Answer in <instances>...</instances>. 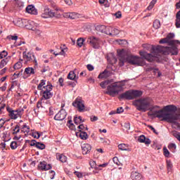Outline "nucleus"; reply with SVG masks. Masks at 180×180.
<instances>
[{
	"label": "nucleus",
	"mask_w": 180,
	"mask_h": 180,
	"mask_svg": "<svg viewBox=\"0 0 180 180\" xmlns=\"http://www.w3.org/2000/svg\"><path fill=\"white\" fill-rule=\"evenodd\" d=\"M87 70H89V71H94V66L92 65H87Z\"/></svg>",
	"instance_id": "nucleus-64"
},
{
	"label": "nucleus",
	"mask_w": 180,
	"mask_h": 180,
	"mask_svg": "<svg viewBox=\"0 0 180 180\" xmlns=\"http://www.w3.org/2000/svg\"><path fill=\"white\" fill-rule=\"evenodd\" d=\"M89 164L91 168H94V169H97L98 171H102V168L98 167V165H96V162L91 160Z\"/></svg>",
	"instance_id": "nucleus-32"
},
{
	"label": "nucleus",
	"mask_w": 180,
	"mask_h": 180,
	"mask_svg": "<svg viewBox=\"0 0 180 180\" xmlns=\"http://www.w3.org/2000/svg\"><path fill=\"white\" fill-rule=\"evenodd\" d=\"M14 70H19L22 68V63L20 62H17L13 67Z\"/></svg>",
	"instance_id": "nucleus-48"
},
{
	"label": "nucleus",
	"mask_w": 180,
	"mask_h": 180,
	"mask_svg": "<svg viewBox=\"0 0 180 180\" xmlns=\"http://www.w3.org/2000/svg\"><path fill=\"white\" fill-rule=\"evenodd\" d=\"M72 106L77 108L79 112L85 110V101L81 97H77L72 103Z\"/></svg>",
	"instance_id": "nucleus-10"
},
{
	"label": "nucleus",
	"mask_w": 180,
	"mask_h": 180,
	"mask_svg": "<svg viewBox=\"0 0 180 180\" xmlns=\"http://www.w3.org/2000/svg\"><path fill=\"white\" fill-rule=\"evenodd\" d=\"M120 58V65H124L125 61H128L129 64L132 65H141L143 64V59L139 56H134L133 55H127L124 49L117 51Z\"/></svg>",
	"instance_id": "nucleus-4"
},
{
	"label": "nucleus",
	"mask_w": 180,
	"mask_h": 180,
	"mask_svg": "<svg viewBox=\"0 0 180 180\" xmlns=\"http://www.w3.org/2000/svg\"><path fill=\"white\" fill-rule=\"evenodd\" d=\"M67 117V112L64 109H61L54 117L55 120H64Z\"/></svg>",
	"instance_id": "nucleus-13"
},
{
	"label": "nucleus",
	"mask_w": 180,
	"mask_h": 180,
	"mask_svg": "<svg viewBox=\"0 0 180 180\" xmlns=\"http://www.w3.org/2000/svg\"><path fill=\"white\" fill-rule=\"evenodd\" d=\"M49 173H50V175H51V176H50L51 179H54V176H56V172L51 170V171L49 172Z\"/></svg>",
	"instance_id": "nucleus-57"
},
{
	"label": "nucleus",
	"mask_w": 180,
	"mask_h": 180,
	"mask_svg": "<svg viewBox=\"0 0 180 180\" xmlns=\"http://www.w3.org/2000/svg\"><path fill=\"white\" fill-rule=\"evenodd\" d=\"M84 41H85V40L84 39V38H79L77 41V44L79 47H82V45L84 44Z\"/></svg>",
	"instance_id": "nucleus-45"
},
{
	"label": "nucleus",
	"mask_w": 180,
	"mask_h": 180,
	"mask_svg": "<svg viewBox=\"0 0 180 180\" xmlns=\"http://www.w3.org/2000/svg\"><path fill=\"white\" fill-rule=\"evenodd\" d=\"M79 132H77L76 135L79 136L82 140H86L88 139V134L84 131L79 130Z\"/></svg>",
	"instance_id": "nucleus-22"
},
{
	"label": "nucleus",
	"mask_w": 180,
	"mask_h": 180,
	"mask_svg": "<svg viewBox=\"0 0 180 180\" xmlns=\"http://www.w3.org/2000/svg\"><path fill=\"white\" fill-rule=\"evenodd\" d=\"M141 95H143V92L141 91L129 90L120 94L119 99H127L128 101H131V99L139 98Z\"/></svg>",
	"instance_id": "nucleus-7"
},
{
	"label": "nucleus",
	"mask_w": 180,
	"mask_h": 180,
	"mask_svg": "<svg viewBox=\"0 0 180 180\" xmlns=\"http://www.w3.org/2000/svg\"><path fill=\"white\" fill-rule=\"evenodd\" d=\"M153 27L154 29H160V27H161V22L159 20H155L153 22Z\"/></svg>",
	"instance_id": "nucleus-35"
},
{
	"label": "nucleus",
	"mask_w": 180,
	"mask_h": 180,
	"mask_svg": "<svg viewBox=\"0 0 180 180\" xmlns=\"http://www.w3.org/2000/svg\"><path fill=\"white\" fill-rule=\"evenodd\" d=\"M8 57V52L6 51H3L0 53V60H4V58H6Z\"/></svg>",
	"instance_id": "nucleus-44"
},
{
	"label": "nucleus",
	"mask_w": 180,
	"mask_h": 180,
	"mask_svg": "<svg viewBox=\"0 0 180 180\" xmlns=\"http://www.w3.org/2000/svg\"><path fill=\"white\" fill-rule=\"evenodd\" d=\"M28 143H30V146H31V147H34V146L36 147V144H37L36 140H32L31 141H28Z\"/></svg>",
	"instance_id": "nucleus-56"
},
{
	"label": "nucleus",
	"mask_w": 180,
	"mask_h": 180,
	"mask_svg": "<svg viewBox=\"0 0 180 180\" xmlns=\"http://www.w3.org/2000/svg\"><path fill=\"white\" fill-rule=\"evenodd\" d=\"M143 49L150 51L152 53H148L146 51H140L139 54L141 57H143L145 60H147L149 63H153V61H157L160 63L162 58H161V54H164V51H162V46H154L153 45H150L148 44H145L143 45Z\"/></svg>",
	"instance_id": "nucleus-2"
},
{
	"label": "nucleus",
	"mask_w": 180,
	"mask_h": 180,
	"mask_svg": "<svg viewBox=\"0 0 180 180\" xmlns=\"http://www.w3.org/2000/svg\"><path fill=\"white\" fill-rule=\"evenodd\" d=\"M105 29H106V26L105 25H97L96 27V30L100 32V33H105Z\"/></svg>",
	"instance_id": "nucleus-31"
},
{
	"label": "nucleus",
	"mask_w": 180,
	"mask_h": 180,
	"mask_svg": "<svg viewBox=\"0 0 180 180\" xmlns=\"http://www.w3.org/2000/svg\"><path fill=\"white\" fill-rule=\"evenodd\" d=\"M119 150L121 151H131L130 148H129V145L125 143H120L118 145Z\"/></svg>",
	"instance_id": "nucleus-27"
},
{
	"label": "nucleus",
	"mask_w": 180,
	"mask_h": 180,
	"mask_svg": "<svg viewBox=\"0 0 180 180\" xmlns=\"http://www.w3.org/2000/svg\"><path fill=\"white\" fill-rule=\"evenodd\" d=\"M21 131H23L24 133H29L30 131V127L27 126L26 124L22 125Z\"/></svg>",
	"instance_id": "nucleus-37"
},
{
	"label": "nucleus",
	"mask_w": 180,
	"mask_h": 180,
	"mask_svg": "<svg viewBox=\"0 0 180 180\" xmlns=\"http://www.w3.org/2000/svg\"><path fill=\"white\" fill-rule=\"evenodd\" d=\"M110 77V71L105 70L103 72L100 73L98 78H109Z\"/></svg>",
	"instance_id": "nucleus-24"
},
{
	"label": "nucleus",
	"mask_w": 180,
	"mask_h": 180,
	"mask_svg": "<svg viewBox=\"0 0 180 180\" xmlns=\"http://www.w3.org/2000/svg\"><path fill=\"white\" fill-rule=\"evenodd\" d=\"M100 142L103 144H109V140L105 138H100Z\"/></svg>",
	"instance_id": "nucleus-52"
},
{
	"label": "nucleus",
	"mask_w": 180,
	"mask_h": 180,
	"mask_svg": "<svg viewBox=\"0 0 180 180\" xmlns=\"http://www.w3.org/2000/svg\"><path fill=\"white\" fill-rule=\"evenodd\" d=\"M25 27L29 30H36V28L39 27V24L34 22V21H27Z\"/></svg>",
	"instance_id": "nucleus-18"
},
{
	"label": "nucleus",
	"mask_w": 180,
	"mask_h": 180,
	"mask_svg": "<svg viewBox=\"0 0 180 180\" xmlns=\"http://www.w3.org/2000/svg\"><path fill=\"white\" fill-rule=\"evenodd\" d=\"M56 159L60 161V162H67V156L63 154L56 153Z\"/></svg>",
	"instance_id": "nucleus-26"
},
{
	"label": "nucleus",
	"mask_w": 180,
	"mask_h": 180,
	"mask_svg": "<svg viewBox=\"0 0 180 180\" xmlns=\"http://www.w3.org/2000/svg\"><path fill=\"white\" fill-rule=\"evenodd\" d=\"M23 60L25 64H34V68L39 67V63H37V59L34 53L32 52H27L26 51L22 53Z\"/></svg>",
	"instance_id": "nucleus-8"
},
{
	"label": "nucleus",
	"mask_w": 180,
	"mask_h": 180,
	"mask_svg": "<svg viewBox=\"0 0 180 180\" xmlns=\"http://www.w3.org/2000/svg\"><path fill=\"white\" fill-rule=\"evenodd\" d=\"M119 33H120V31H119V30L111 27V30L110 31V36L111 37H115V36H117V34H119Z\"/></svg>",
	"instance_id": "nucleus-30"
},
{
	"label": "nucleus",
	"mask_w": 180,
	"mask_h": 180,
	"mask_svg": "<svg viewBox=\"0 0 180 180\" xmlns=\"http://www.w3.org/2000/svg\"><path fill=\"white\" fill-rule=\"evenodd\" d=\"M175 37L174 33H169L166 38L160 39L159 43L162 44L167 43L170 46H162L163 54H171V56L178 55V47L175 45V43H178V41H174L172 39Z\"/></svg>",
	"instance_id": "nucleus-3"
},
{
	"label": "nucleus",
	"mask_w": 180,
	"mask_h": 180,
	"mask_svg": "<svg viewBox=\"0 0 180 180\" xmlns=\"http://www.w3.org/2000/svg\"><path fill=\"white\" fill-rule=\"evenodd\" d=\"M149 115L151 116H156L159 119H162L168 123H172V127L174 129H180V124L176 121L179 120L180 122V110L176 112H166L164 110H159L160 106L155 105L153 107H149Z\"/></svg>",
	"instance_id": "nucleus-1"
},
{
	"label": "nucleus",
	"mask_w": 180,
	"mask_h": 180,
	"mask_svg": "<svg viewBox=\"0 0 180 180\" xmlns=\"http://www.w3.org/2000/svg\"><path fill=\"white\" fill-rule=\"evenodd\" d=\"M167 171L168 172H170V171H172V162H171L170 160H167Z\"/></svg>",
	"instance_id": "nucleus-38"
},
{
	"label": "nucleus",
	"mask_w": 180,
	"mask_h": 180,
	"mask_svg": "<svg viewBox=\"0 0 180 180\" xmlns=\"http://www.w3.org/2000/svg\"><path fill=\"white\" fill-rule=\"evenodd\" d=\"M50 98H53V93H51V91H47L46 90L44 91L42 93V98L50 99Z\"/></svg>",
	"instance_id": "nucleus-25"
},
{
	"label": "nucleus",
	"mask_w": 180,
	"mask_h": 180,
	"mask_svg": "<svg viewBox=\"0 0 180 180\" xmlns=\"http://www.w3.org/2000/svg\"><path fill=\"white\" fill-rule=\"evenodd\" d=\"M74 122L75 124H80L82 122L78 119V117H75Z\"/></svg>",
	"instance_id": "nucleus-58"
},
{
	"label": "nucleus",
	"mask_w": 180,
	"mask_h": 180,
	"mask_svg": "<svg viewBox=\"0 0 180 180\" xmlns=\"http://www.w3.org/2000/svg\"><path fill=\"white\" fill-rule=\"evenodd\" d=\"M60 15H56V13L51 11L49 6H45L41 13V18L48 19V18H60Z\"/></svg>",
	"instance_id": "nucleus-11"
},
{
	"label": "nucleus",
	"mask_w": 180,
	"mask_h": 180,
	"mask_svg": "<svg viewBox=\"0 0 180 180\" xmlns=\"http://www.w3.org/2000/svg\"><path fill=\"white\" fill-rule=\"evenodd\" d=\"M44 85H46V80H44V79L41 80L39 84L37 86V89H39V91H41V89H43V86H44Z\"/></svg>",
	"instance_id": "nucleus-40"
},
{
	"label": "nucleus",
	"mask_w": 180,
	"mask_h": 180,
	"mask_svg": "<svg viewBox=\"0 0 180 180\" xmlns=\"http://www.w3.org/2000/svg\"><path fill=\"white\" fill-rule=\"evenodd\" d=\"M164 110H166V112H176V107L173 105H167L164 108Z\"/></svg>",
	"instance_id": "nucleus-29"
},
{
	"label": "nucleus",
	"mask_w": 180,
	"mask_h": 180,
	"mask_svg": "<svg viewBox=\"0 0 180 180\" xmlns=\"http://www.w3.org/2000/svg\"><path fill=\"white\" fill-rule=\"evenodd\" d=\"M44 88L46 89L45 91L51 92L53 91V85L50 82H48L46 86H44Z\"/></svg>",
	"instance_id": "nucleus-41"
},
{
	"label": "nucleus",
	"mask_w": 180,
	"mask_h": 180,
	"mask_svg": "<svg viewBox=\"0 0 180 180\" xmlns=\"http://www.w3.org/2000/svg\"><path fill=\"white\" fill-rule=\"evenodd\" d=\"M90 120H91V122H96V120H98V117H96V116H91L90 117Z\"/></svg>",
	"instance_id": "nucleus-63"
},
{
	"label": "nucleus",
	"mask_w": 180,
	"mask_h": 180,
	"mask_svg": "<svg viewBox=\"0 0 180 180\" xmlns=\"http://www.w3.org/2000/svg\"><path fill=\"white\" fill-rule=\"evenodd\" d=\"M26 12L27 13H30L31 15H37V10L33 5H30L26 8Z\"/></svg>",
	"instance_id": "nucleus-19"
},
{
	"label": "nucleus",
	"mask_w": 180,
	"mask_h": 180,
	"mask_svg": "<svg viewBox=\"0 0 180 180\" xmlns=\"http://www.w3.org/2000/svg\"><path fill=\"white\" fill-rule=\"evenodd\" d=\"M34 68H26L24 71V75H27V77H30V75H34Z\"/></svg>",
	"instance_id": "nucleus-20"
},
{
	"label": "nucleus",
	"mask_w": 180,
	"mask_h": 180,
	"mask_svg": "<svg viewBox=\"0 0 180 180\" xmlns=\"http://www.w3.org/2000/svg\"><path fill=\"white\" fill-rule=\"evenodd\" d=\"M8 40H18V36L9 35L7 37Z\"/></svg>",
	"instance_id": "nucleus-55"
},
{
	"label": "nucleus",
	"mask_w": 180,
	"mask_h": 180,
	"mask_svg": "<svg viewBox=\"0 0 180 180\" xmlns=\"http://www.w3.org/2000/svg\"><path fill=\"white\" fill-rule=\"evenodd\" d=\"M60 49H61V51H60L59 53L53 52L54 56H64V54L67 53V48L63 49L60 47Z\"/></svg>",
	"instance_id": "nucleus-33"
},
{
	"label": "nucleus",
	"mask_w": 180,
	"mask_h": 180,
	"mask_svg": "<svg viewBox=\"0 0 180 180\" xmlns=\"http://www.w3.org/2000/svg\"><path fill=\"white\" fill-rule=\"evenodd\" d=\"M131 178L132 180H141L143 176L139 172H132L131 174Z\"/></svg>",
	"instance_id": "nucleus-21"
},
{
	"label": "nucleus",
	"mask_w": 180,
	"mask_h": 180,
	"mask_svg": "<svg viewBox=\"0 0 180 180\" xmlns=\"http://www.w3.org/2000/svg\"><path fill=\"white\" fill-rule=\"evenodd\" d=\"M87 41L90 43L91 46H93V49H99V47H101V39H99V38L90 37L88 38Z\"/></svg>",
	"instance_id": "nucleus-12"
},
{
	"label": "nucleus",
	"mask_w": 180,
	"mask_h": 180,
	"mask_svg": "<svg viewBox=\"0 0 180 180\" xmlns=\"http://www.w3.org/2000/svg\"><path fill=\"white\" fill-rule=\"evenodd\" d=\"M163 153H164L165 157H169V150H168L167 148H163Z\"/></svg>",
	"instance_id": "nucleus-53"
},
{
	"label": "nucleus",
	"mask_w": 180,
	"mask_h": 180,
	"mask_svg": "<svg viewBox=\"0 0 180 180\" xmlns=\"http://www.w3.org/2000/svg\"><path fill=\"white\" fill-rule=\"evenodd\" d=\"M6 110L8 112V116L13 120H16L18 117H22V115H23V112L25 111L23 108L13 110L9 106L6 107Z\"/></svg>",
	"instance_id": "nucleus-9"
},
{
	"label": "nucleus",
	"mask_w": 180,
	"mask_h": 180,
	"mask_svg": "<svg viewBox=\"0 0 180 180\" xmlns=\"http://www.w3.org/2000/svg\"><path fill=\"white\" fill-rule=\"evenodd\" d=\"M91 150H92V146H91V145H89V143H84L82 145V154H84V155H86V154H89Z\"/></svg>",
	"instance_id": "nucleus-15"
},
{
	"label": "nucleus",
	"mask_w": 180,
	"mask_h": 180,
	"mask_svg": "<svg viewBox=\"0 0 180 180\" xmlns=\"http://www.w3.org/2000/svg\"><path fill=\"white\" fill-rule=\"evenodd\" d=\"M6 123V120L5 118H1L0 119V129H2L4 127V125Z\"/></svg>",
	"instance_id": "nucleus-50"
},
{
	"label": "nucleus",
	"mask_w": 180,
	"mask_h": 180,
	"mask_svg": "<svg viewBox=\"0 0 180 180\" xmlns=\"http://www.w3.org/2000/svg\"><path fill=\"white\" fill-rule=\"evenodd\" d=\"M44 98H41V101H39L37 103V107L38 108H44Z\"/></svg>",
	"instance_id": "nucleus-36"
},
{
	"label": "nucleus",
	"mask_w": 180,
	"mask_h": 180,
	"mask_svg": "<svg viewBox=\"0 0 180 180\" xmlns=\"http://www.w3.org/2000/svg\"><path fill=\"white\" fill-rule=\"evenodd\" d=\"M112 161L114 164H116V165H120V162L119 161V158H117V157H114L112 158Z\"/></svg>",
	"instance_id": "nucleus-54"
},
{
	"label": "nucleus",
	"mask_w": 180,
	"mask_h": 180,
	"mask_svg": "<svg viewBox=\"0 0 180 180\" xmlns=\"http://www.w3.org/2000/svg\"><path fill=\"white\" fill-rule=\"evenodd\" d=\"M10 147H11V150H16L18 148V142L12 141L11 143Z\"/></svg>",
	"instance_id": "nucleus-46"
},
{
	"label": "nucleus",
	"mask_w": 180,
	"mask_h": 180,
	"mask_svg": "<svg viewBox=\"0 0 180 180\" xmlns=\"http://www.w3.org/2000/svg\"><path fill=\"white\" fill-rule=\"evenodd\" d=\"M7 85H8V84L5 83L3 86L0 87V91H1L2 92H5V91H6Z\"/></svg>",
	"instance_id": "nucleus-59"
},
{
	"label": "nucleus",
	"mask_w": 180,
	"mask_h": 180,
	"mask_svg": "<svg viewBox=\"0 0 180 180\" xmlns=\"http://www.w3.org/2000/svg\"><path fill=\"white\" fill-rule=\"evenodd\" d=\"M123 86H124V82H118L112 83V84L108 86L106 94L110 95V96H115V95H119V92L123 91Z\"/></svg>",
	"instance_id": "nucleus-5"
},
{
	"label": "nucleus",
	"mask_w": 180,
	"mask_h": 180,
	"mask_svg": "<svg viewBox=\"0 0 180 180\" xmlns=\"http://www.w3.org/2000/svg\"><path fill=\"white\" fill-rule=\"evenodd\" d=\"M109 84H110V81L106 80V81L102 82L100 84V86H101V88H103V89H105V88H106V85H109Z\"/></svg>",
	"instance_id": "nucleus-43"
},
{
	"label": "nucleus",
	"mask_w": 180,
	"mask_h": 180,
	"mask_svg": "<svg viewBox=\"0 0 180 180\" xmlns=\"http://www.w3.org/2000/svg\"><path fill=\"white\" fill-rule=\"evenodd\" d=\"M168 148L172 151V153H175L176 150V145L175 143H169L168 145Z\"/></svg>",
	"instance_id": "nucleus-34"
},
{
	"label": "nucleus",
	"mask_w": 180,
	"mask_h": 180,
	"mask_svg": "<svg viewBox=\"0 0 180 180\" xmlns=\"http://www.w3.org/2000/svg\"><path fill=\"white\" fill-rule=\"evenodd\" d=\"M68 79H71L72 81H75V79H78V77L75 74V71H70L68 75Z\"/></svg>",
	"instance_id": "nucleus-28"
},
{
	"label": "nucleus",
	"mask_w": 180,
	"mask_h": 180,
	"mask_svg": "<svg viewBox=\"0 0 180 180\" xmlns=\"http://www.w3.org/2000/svg\"><path fill=\"white\" fill-rule=\"evenodd\" d=\"M133 105L136 107L137 110L147 112L150 109V98H143L135 100Z\"/></svg>",
	"instance_id": "nucleus-6"
},
{
	"label": "nucleus",
	"mask_w": 180,
	"mask_h": 180,
	"mask_svg": "<svg viewBox=\"0 0 180 180\" xmlns=\"http://www.w3.org/2000/svg\"><path fill=\"white\" fill-rule=\"evenodd\" d=\"M145 140H146V136L144 135H141L138 139V141L139 143H144Z\"/></svg>",
	"instance_id": "nucleus-51"
},
{
	"label": "nucleus",
	"mask_w": 180,
	"mask_h": 180,
	"mask_svg": "<svg viewBox=\"0 0 180 180\" xmlns=\"http://www.w3.org/2000/svg\"><path fill=\"white\" fill-rule=\"evenodd\" d=\"M64 18H68L69 19H79V18H82V15L77 13H64Z\"/></svg>",
	"instance_id": "nucleus-17"
},
{
	"label": "nucleus",
	"mask_w": 180,
	"mask_h": 180,
	"mask_svg": "<svg viewBox=\"0 0 180 180\" xmlns=\"http://www.w3.org/2000/svg\"><path fill=\"white\" fill-rule=\"evenodd\" d=\"M36 148H39V150H44L46 148V145L44 143L37 142L36 144Z\"/></svg>",
	"instance_id": "nucleus-42"
},
{
	"label": "nucleus",
	"mask_w": 180,
	"mask_h": 180,
	"mask_svg": "<svg viewBox=\"0 0 180 180\" xmlns=\"http://www.w3.org/2000/svg\"><path fill=\"white\" fill-rule=\"evenodd\" d=\"M10 60L11 56H7L6 58L2 59L0 62V69L4 68V67H5Z\"/></svg>",
	"instance_id": "nucleus-23"
},
{
	"label": "nucleus",
	"mask_w": 180,
	"mask_h": 180,
	"mask_svg": "<svg viewBox=\"0 0 180 180\" xmlns=\"http://www.w3.org/2000/svg\"><path fill=\"white\" fill-rule=\"evenodd\" d=\"M38 168L41 169V171H49V169H51V165H48L47 162L44 161L40 162Z\"/></svg>",
	"instance_id": "nucleus-16"
},
{
	"label": "nucleus",
	"mask_w": 180,
	"mask_h": 180,
	"mask_svg": "<svg viewBox=\"0 0 180 180\" xmlns=\"http://www.w3.org/2000/svg\"><path fill=\"white\" fill-rule=\"evenodd\" d=\"M14 25L15 26H18V27H26V25L27 23V20L18 18L13 21Z\"/></svg>",
	"instance_id": "nucleus-14"
},
{
	"label": "nucleus",
	"mask_w": 180,
	"mask_h": 180,
	"mask_svg": "<svg viewBox=\"0 0 180 180\" xmlns=\"http://www.w3.org/2000/svg\"><path fill=\"white\" fill-rule=\"evenodd\" d=\"M110 30H112V27L110 26H105V29L104 30L105 34H108V36H110Z\"/></svg>",
	"instance_id": "nucleus-47"
},
{
	"label": "nucleus",
	"mask_w": 180,
	"mask_h": 180,
	"mask_svg": "<svg viewBox=\"0 0 180 180\" xmlns=\"http://www.w3.org/2000/svg\"><path fill=\"white\" fill-rule=\"evenodd\" d=\"M34 139H40V134L39 132H35L33 134Z\"/></svg>",
	"instance_id": "nucleus-62"
},
{
	"label": "nucleus",
	"mask_w": 180,
	"mask_h": 180,
	"mask_svg": "<svg viewBox=\"0 0 180 180\" xmlns=\"http://www.w3.org/2000/svg\"><path fill=\"white\" fill-rule=\"evenodd\" d=\"M172 134L174 136V137L177 139V140H179V139H180V133L179 132H178L176 131H174L172 132Z\"/></svg>",
	"instance_id": "nucleus-49"
},
{
	"label": "nucleus",
	"mask_w": 180,
	"mask_h": 180,
	"mask_svg": "<svg viewBox=\"0 0 180 180\" xmlns=\"http://www.w3.org/2000/svg\"><path fill=\"white\" fill-rule=\"evenodd\" d=\"M19 131H20V127L19 126V124H16L13 129V134H18Z\"/></svg>",
	"instance_id": "nucleus-39"
},
{
	"label": "nucleus",
	"mask_w": 180,
	"mask_h": 180,
	"mask_svg": "<svg viewBox=\"0 0 180 180\" xmlns=\"http://www.w3.org/2000/svg\"><path fill=\"white\" fill-rule=\"evenodd\" d=\"M123 112H124V110L123 109V108L120 107L117 108V113L120 114V113H123Z\"/></svg>",
	"instance_id": "nucleus-60"
},
{
	"label": "nucleus",
	"mask_w": 180,
	"mask_h": 180,
	"mask_svg": "<svg viewBox=\"0 0 180 180\" xmlns=\"http://www.w3.org/2000/svg\"><path fill=\"white\" fill-rule=\"evenodd\" d=\"M74 174L77 176V178H82V173L79 172H75Z\"/></svg>",
	"instance_id": "nucleus-61"
}]
</instances>
